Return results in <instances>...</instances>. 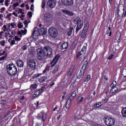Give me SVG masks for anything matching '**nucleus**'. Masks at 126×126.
I'll list each match as a JSON object with an SVG mask.
<instances>
[{
	"label": "nucleus",
	"mask_w": 126,
	"mask_h": 126,
	"mask_svg": "<svg viewBox=\"0 0 126 126\" xmlns=\"http://www.w3.org/2000/svg\"><path fill=\"white\" fill-rule=\"evenodd\" d=\"M38 36H39V31L38 30V28H34L31 37L32 39L36 40V37H38Z\"/></svg>",
	"instance_id": "9b49d317"
},
{
	"label": "nucleus",
	"mask_w": 126,
	"mask_h": 126,
	"mask_svg": "<svg viewBox=\"0 0 126 126\" xmlns=\"http://www.w3.org/2000/svg\"><path fill=\"white\" fill-rule=\"evenodd\" d=\"M79 114H76L75 115H74V119L75 120V121H78V119H79Z\"/></svg>",
	"instance_id": "7c9ffc66"
},
{
	"label": "nucleus",
	"mask_w": 126,
	"mask_h": 126,
	"mask_svg": "<svg viewBox=\"0 0 126 126\" xmlns=\"http://www.w3.org/2000/svg\"><path fill=\"white\" fill-rule=\"evenodd\" d=\"M14 39L15 41H21V38L17 37V36H15Z\"/></svg>",
	"instance_id": "3c124183"
},
{
	"label": "nucleus",
	"mask_w": 126,
	"mask_h": 126,
	"mask_svg": "<svg viewBox=\"0 0 126 126\" xmlns=\"http://www.w3.org/2000/svg\"><path fill=\"white\" fill-rule=\"evenodd\" d=\"M46 6V1L45 0H43L41 3V7L42 8H45Z\"/></svg>",
	"instance_id": "c9c22d12"
},
{
	"label": "nucleus",
	"mask_w": 126,
	"mask_h": 126,
	"mask_svg": "<svg viewBox=\"0 0 126 126\" xmlns=\"http://www.w3.org/2000/svg\"><path fill=\"white\" fill-rule=\"evenodd\" d=\"M3 10H5V8L2 7L0 9L1 13H3Z\"/></svg>",
	"instance_id": "680f3d73"
},
{
	"label": "nucleus",
	"mask_w": 126,
	"mask_h": 126,
	"mask_svg": "<svg viewBox=\"0 0 126 126\" xmlns=\"http://www.w3.org/2000/svg\"><path fill=\"white\" fill-rule=\"evenodd\" d=\"M23 49L25 51L26 50H27V45H24L23 46Z\"/></svg>",
	"instance_id": "69168bd1"
},
{
	"label": "nucleus",
	"mask_w": 126,
	"mask_h": 126,
	"mask_svg": "<svg viewBox=\"0 0 126 126\" xmlns=\"http://www.w3.org/2000/svg\"><path fill=\"white\" fill-rule=\"evenodd\" d=\"M102 105V104L100 102L96 103L95 105H94V107L95 108H99V107H100L101 105Z\"/></svg>",
	"instance_id": "79ce46f5"
},
{
	"label": "nucleus",
	"mask_w": 126,
	"mask_h": 126,
	"mask_svg": "<svg viewBox=\"0 0 126 126\" xmlns=\"http://www.w3.org/2000/svg\"><path fill=\"white\" fill-rule=\"evenodd\" d=\"M3 28H4V29L3 30V32H5L6 31H8V29H7V28H6V25H4L3 26Z\"/></svg>",
	"instance_id": "ea45409f"
},
{
	"label": "nucleus",
	"mask_w": 126,
	"mask_h": 126,
	"mask_svg": "<svg viewBox=\"0 0 126 126\" xmlns=\"http://www.w3.org/2000/svg\"><path fill=\"white\" fill-rule=\"evenodd\" d=\"M51 17H52V15L50 13H46L44 14V20L46 22H50L51 20Z\"/></svg>",
	"instance_id": "2eb2a0df"
},
{
	"label": "nucleus",
	"mask_w": 126,
	"mask_h": 126,
	"mask_svg": "<svg viewBox=\"0 0 126 126\" xmlns=\"http://www.w3.org/2000/svg\"><path fill=\"white\" fill-rule=\"evenodd\" d=\"M34 7V4H32L30 7V10L33 11L34 10V9L33 8Z\"/></svg>",
	"instance_id": "13d9d810"
},
{
	"label": "nucleus",
	"mask_w": 126,
	"mask_h": 126,
	"mask_svg": "<svg viewBox=\"0 0 126 126\" xmlns=\"http://www.w3.org/2000/svg\"><path fill=\"white\" fill-rule=\"evenodd\" d=\"M37 53L38 56L37 59L39 61H43L44 60V58L46 56V54L45 53L44 49L41 48H38L37 50Z\"/></svg>",
	"instance_id": "0eeeda50"
},
{
	"label": "nucleus",
	"mask_w": 126,
	"mask_h": 126,
	"mask_svg": "<svg viewBox=\"0 0 126 126\" xmlns=\"http://www.w3.org/2000/svg\"><path fill=\"white\" fill-rule=\"evenodd\" d=\"M73 22L74 24H77V27H76V34H78L79 32V30H81L82 28L83 27V22L81 20V19L79 17L75 18Z\"/></svg>",
	"instance_id": "f03ea898"
},
{
	"label": "nucleus",
	"mask_w": 126,
	"mask_h": 126,
	"mask_svg": "<svg viewBox=\"0 0 126 126\" xmlns=\"http://www.w3.org/2000/svg\"><path fill=\"white\" fill-rule=\"evenodd\" d=\"M49 34L52 38H57L58 37V30L55 29V28H50L49 30Z\"/></svg>",
	"instance_id": "1a4fd4ad"
},
{
	"label": "nucleus",
	"mask_w": 126,
	"mask_h": 126,
	"mask_svg": "<svg viewBox=\"0 0 126 126\" xmlns=\"http://www.w3.org/2000/svg\"><path fill=\"white\" fill-rule=\"evenodd\" d=\"M39 82L40 83H43V84H45V79H39Z\"/></svg>",
	"instance_id": "5fc2aeb1"
},
{
	"label": "nucleus",
	"mask_w": 126,
	"mask_h": 126,
	"mask_svg": "<svg viewBox=\"0 0 126 126\" xmlns=\"http://www.w3.org/2000/svg\"><path fill=\"white\" fill-rule=\"evenodd\" d=\"M10 45H11L12 46L13 45H15V40H11Z\"/></svg>",
	"instance_id": "bf43d9fd"
},
{
	"label": "nucleus",
	"mask_w": 126,
	"mask_h": 126,
	"mask_svg": "<svg viewBox=\"0 0 126 126\" xmlns=\"http://www.w3.org/2000/svg\"><path fill=\"white\" fill-rule=\"evenodd\" d=\"M116 85H117V81H113L110 86L111 87H115Z\"/></svg>",
	"instance_id": "f704fd0d"
},
{
	"label": "nucleus",
	"mask_w": 126,
	"mask_h": 126,
	"mask_svg": "<svg viewBox=\"0 0 126 126\" xmlns=\"http://www.w3.org/2000/svg\"><path fill=\"white\" fill-rule=\"evenodd\" d=\"M11 15H12V14H11V13H9V14H8L7 15V19H8L9 20H11Z\"/></svg>",
	"instance_id": "4c0bfd02"
},
{
	"label": "nucleus",
	"mask_w": 126,
	"mask_h": 126,
	"mask_svg": "<svg viewBox=\"0 0 126 126\" xmlns=\"http://www.w3.org/2000/svg\"><path fill=\"white\" fill-rule=\"evenodd\" d=\"M6 58H7V54H6L5 56L0 58V62H1V61H4Z\"/></svg>",
	"instance_id": "473e14b6"
},
{
	"label": "nucleus",
	"mask_w": 126,
	"mask_h": 126,
	"mask_svg": "<svg viewBox=\"0 0 126 126\" xmlns=\"http://www.w3.org/2000/svg\"><path fill=\"white\" fill-rule=\"evenodd\" d=\"M37 84H34L32 85H31L30 88L31 89V90H33V89H36L37 88Z\"/></svg>",
	"instance_id": "bb28decb"
},
{
	"label": "nucleus",
	"mask_w": 126,
	"mask_h": 126,
	"mask_svg": "<svg viewBox=\"0 0 126 126\" xmlns=\"http://www.w3.org/2000/svg\"><path fill=\"white\" fill-rule=\"evenodd\" d=\"M61 58V56L60 55L57 54L55 56L53 60H52L51 62V64H52V66H54V65H55V64H57V63H58L59 59Z\"/></svg>",
	"instance_id": "f8f14e48"
},
{
	"label": "nucleus",
	"mask_w": 126,
	"mask_h": 126,
	"mask_svg": "<svg viewBox=\"0 0 126 126\" xmlns=\"http://www.w3.org/2000/svg\"><path fill=\"white\" fill-rule=\"evenodd\" d=\"M19 5V2L15 3L13 4V6L14 8H15V7H17Z\"/></svg>",
	"instance_id": "de8ad7c7"
},
{
	"label": "nucleus",
	"mask_w": 126,
	"mask_h": 126,
	"mask_svg": "<svg viewBox=\"0 0 126 126\" xmlns=\"http://www.w3.org/2000/svg\"><path fill=\"white\" fill-rule=\"evenodd\" d=\"M116 40H117L118 44H120L121 43V33H120V35L119 37L118 38H116Z\"/></svg>",
	"instance_id": "a18cd8bd"
},
{
	"label": "nucleus",
	"mask_w": 126,
	"mask_h": 126,
	"mask_svg": "<svg viewBox=\"0 0 126 126\" xmlns=\"http://www.w3.org/2000/svg\"><path fill=\"white\" fill-rule=\"evenodd\" d=\"M40 91H37L36 92H35L34 94L32 95V97H36V96H38V95L40 94Z\"/></svg>",
	"instance_id": "2f4dec72"
},
{
	"label": "nucleus",
	"mask_w": 126,
	"mask_h": 126,
	"mask_svg": "<svg viewBox=\"0 0 126 126\" xmlns=\"http://www.w3.org/2000/svg\"><path fill=\"white\" fill-rule=\"evenodd\" d=\"M122 114L123 117H124V118H126V107L122 109Z\"/></svg>",
	"instance_id": "5701e85b"
},
{
	"label": "nucleus",
	"mask_w": 126,
	"mask_h": 126,
	"mask_svg": "<svg viewBox=\"0 0 126 126\" xmlns=\"http://www.w3.org/2000/svg\"><path fill=\"white\" fill-rule=\"evenodd\" d=\"M90 78H91V76H90V75H88L86 79H90Z\"/></svg>",
	"instance_id": "338daca9"
},
{
	"label": "nucleus",
	"mask_w": 126,
	"mask_h": 126,
	"mask_svg": "<svg viewBox=\"0 0 126 126\" xmlns=\"http://www.w3.org/2000/svg\"><path fill=\"white\" fill-rule=\"evenodd\" d=\"M0 45H1L2 47H4V46H5V40L0 41Z\"/></svg>",
	"instance_id": "e433bc0d"
},
{
	"label": "nucleus",
	"mask_w": 126,
	"mask_h": 126,
	"mask_svg": "<svg viewBox=\"0 0 126 126\" xmlns=\"http://www.w3.org/2000/svg\"><path fill=\"white\" fill-rule=\"evenodd\" d=\"M10 25L12 28H14V27H16V24H15V23H11Z\"/></svg>",
	"instance_id": "09e8293b"
},
{
	"label": "nucleus",
	"mask_w": 126,
	"mask_h": 126,
	"mask_svg": "<svg viewBox=\"0 0 126 126\" xmlns=\"http://www.w3.org/2000/svg\"><path fill=\"white\" fill-rule=\"evenodd\" d=\"M112 89L111 90V92L112 93H115V92H117V91L118 90V88L116 87H111Z\"/></svg>",
	"instance_id": "cd10ccee"
},
{
	"label": "nucleus",
	"mask_w": 126,
	"mask_h": 126,
	"mask_svg": "<svg viewBox=\"0 0 126 126\" xmlns=\"http://www.w3.org/2000/svg\"><path fill=\"white\" fill-rule=\"evenodd\" d=\"M18 27L19 29H21L22 28H23V25H22V23H19L18 24Z\"/></svg>",
	"instance_id": "a19ab883"
},
{
	"label": "nucleus",
	"mask_w": 126,
	"mask_h": 126,
	"mask_svg": "<svg viewBox=\"0 0 126 126\" xmlns=\"http://www.w3.org/2000/svg\"><path fill=\"white\" fill-rule=\"evenodd\" d=\"M50 70V66H47L45 68V69L43 71V73H46L47 71H49Z\"/></svg>",
	"instance_id": "c756f323"
},
{
	"label": "nucleus",
	"mask_w": 126,
	"mask_h": 126,
	"mask_svg": "<svg viewBox=\"0 0 126 126\" xmlns=\"http://www.w3.org/2000/svg\"><path fill=\"white\" fill-rule=\"evenodd\" d=\"M83 98L84 97L82 96H79L77 98V104H80L82 103V101H83Z\"/></svg>",
	"instance_id": "4be33fe9"
},
{
	"label": "nucleus",
	"mask_w": 126,
	"mask_h": 126,
	"mask_svg": "<svg viewBox=\"0 0 126 126\" xmlns=\"http://www.w3.org/2000/svg\"><path fill=\"white\" fill-rule=\"evenodd\" d=\"M24 25H25V26H27L28 25V20H25L24 21Z\"/></svg>",
	"instance_id": "4d7b16f0"
},
{
	"label": "nucleus",
	"mask_w": 126,
	"mask_h": 126,
	"mask_svg": "<svg viewBox=\"0 0 126 126\" xmlns=\"http://www.w3.org/2000/svg\"><path fill=\"white\" fill-rule=\"evenodd\" d=\"M47 5L50 8H54L55 7V0H49L47 2Z\"/></svg>",
	"instance_id": "dca6fc26"
},
{
	"label": "nucleus",
	"mask_w": 126,
	"mask_h": 126,
	"mask_svg": "<svg viewBox=\"0 0 126 126\" xmlns=\"http://www.w3.org/2000/svg\"><path fill=\"white\" fill-rule=\"evenodd\" d=\"M81 56H82V53H81V51H78L76 55V60H78V59H79V60H81V58H80Z\"/></svg>",
	"instance_id": "b1692460"
},
{
	"label": "nucleus",
	"mask_w": 126,
	"mask_h": 126,
	"mask_svg": "<svg viewBox=\"0 0 126 126\" xmlns=\"http://www.w3.org/2000/svg\"><path fill=\"white\" fill-rule=\"evenodd\" d=\"M8 2H9V0H5V5L6 6H8V5H9V4H8Z\"/></svg>",
	"instance_id": "603ef678"
},
{
	"label": "nucleus",
	"mask_w": 126,
	"mask_h": 126,
	"mask_svg": "<svg viewBox=\"0 0 126 126\" xmlns=\"http://www.w3.org/2000/svg\"><path fill=\"white\" fill-rule=\"evenodd\" d=\"M62 1L64 5H67V6L73 5V0H62Z\"/></svg>",
	"instance_id": "4468645a"
},
{
	"label": "nucleus",
	"mask_w": 126,
	"mask_h": 126,
	"mask_svg": "<svg viewBox=\"0 0 126 126\" xmlns=\"http://www.w3.org/2000/svg\"><path fill=\"white\" fill-rule=\"evenodd\" d=\"M75 97H76V92L74 91L72 93L66 101L65 108L67 110H68L69 108H70L71 102L75 99Z\"/></svg>",
	"instance_id": "20e7f679"
},
{
	"label": "nucleus",
	"mask_w": 126,
	"mask_h": 126,
	"mask_svg": "<svg viewBox=\"0 0 126 126\" xmlns=\"http://www.w3.org/2000/svg\"><path fill=\"white\" fill-rule=\"evenodd\" d=\"M4 55H5V51H3L2 53H0V57H1V56H3Z\"/></svg>",
	"instance_id": "e2e57ef3"
},
{
	"label": "nucleus",
	"mask_w": 126,
	"mask_h": 126,
	"mask_svg": "<svg viewBox=\"0 0 126 126\" xmlns=\"http://www.w3.org/2000/svg\"><path fill=\"white\" fill-rule=\"evenodd\" d=\"M76 46L74 45H71L70 47V50H71V52H73L75 49Z\"/></svg>",
	"instance_id": "72a5a7b5"
},
{
	"label": "nucleus",
	"mask_w": 126,
	"mask_h": 126,
	"mask_svg": "<svg viewBox=\"0 0 126 126\" xmlns=\"http://www.w3.org/2000/svg\"><path fill=\"white\" fill-rule=\"evenodd\" d=\"M27 63L30 69H32V70H35V69H36V65H37V63L34 59L32 58L29 59L27 61Z\"/></svg>",
	"instance_id": "39448f33"
},
{
	"label": "nucleus",
	"mask_w": 126,
	"mask_h": 126,
	"mask_svg": "<svg viewBox=\"0 0 126 126\" xmlns=\"http://www.w3.org/2000/svg\"><path fill=\"white\" fill-rule=\"evenodd\" d=\"M74 72V67H71L69 70V72H71V73H73Z\"/></svg>",
	"instance_id": "37998d69"
},
{
	"label": "nucleus",
	"mask_w": 126,
	"mask_h": 126,
	"mask_svg": "<svg viewBox=\"0 0 126 126\" xmlns=\"http://www.w3.org/2000/svg\"><path fill=\"white\" fill-rule=\"evenodd\" d=\"M87 51V43L86 44V46H83L82 47L81 52L83 53V54H86V52Z\"/></svg>",
	"instance_id": "aec40b11"
},
{
	"label": "nucleus",
	"mask_w": 126,
	"mask_h": 126,
	"mask_svg": "<svg viewBox=\"0 0 126 126\" xmlns=\"http://www.w3.org/2000/svg\"><path fill=\"white\" fill-rule=\"evenodd\" d=\"M73 73L70 72L69 71H68V74H67V77H70V76H71L72 75Z\"/></svg>",
	"instance_id": "052dcab7"
},
{
	"label": "nucleus",
	"mask_w": 126,
	"mask_h": 126,
	"mask_svg": "<svg viewBox=\"0 0 126 126\" xmlns=\"http://www.w3.org/2000/svg\"><path fill=\"white\" fill-rule=\"evenodd\" d=\"M46 114H45L44 112H42L38 115L37 118L38 119H41L43 122H45L46 120Z\"/></svg>",
	"instance_id": "f3484780"
},
{
	"label": "nucleus",
	"mask_w": 126,
	"mask_h": 126,
	"mask_svg": "<svg viewBox=\"0 0 126 126\" xmlns=\"http://www.w3.org/2000/svg\"><path fill=\"white\" fill-rule=\"evenodd\" d=\"M42 74H43V73L34 74L32 76V79H35L36 78H38V77H39V76H41Z\"/></svg>",
	"instance_id": "393cba45"
},
{
	"label": "nucleus",
	"mask_w": 126,
	"mask_h": 126,
	"mask_svg": "<svg viewBox=\"0 0 126 126\" xmlns=\"http://www.w3.org/2000/svg\"><path fill=\"white\" fill-rule=\"evenodd\" d=\"M62 12L66 13L67 15H70V16H73V13L70 11L67 10H63Z\"/></svg>",
	"instance_id": "6ab92c4d"
},
{
	"label": "nucleus",
	"mask_w": 126,
	"mask_h": 126,
	"mask_svg": "<svg viewBox=\"0 0 126 126\" xmlns=\"http://www.w3.org/2000/svg\"><path fill=\"white\" fill-rule=\"evenodd\" d=\"M18 35H22V31H19L18 32Z\"/></svg>",
	"instance_id": "774afa93"
},
{
	"label": "nucleus",
	"mask_w": 126,
	"mask_h": 126,
	"mask_svg": "<svg viewBox=\"0 0 126 126\" xmlns=\"http://www.w3.org/2000/svg\"><path fill=\"white\" fill-rule=\"evenodd\" d=\"M69 45V43L68 42H64L63 43L60 47V50H66L67 48H68V45Z\"/></svg>",
	"instance_id": "ddd939ff"
},
{
	"label": "nucleus",
	"mask_w": 126,
	"mask_h": 126,
	"mask_svg": "<svg viewBox=\"0 0 126 126\" xmlns=\"http://www.w3.org/2000/svg\"><path fill=\"white\" fill-rule=\"evenodd\" d=\"M28 15L29 16V17H31L32 15V12L30 11L28 13Z\"/></svg>",
	"instance_id": "6e6d98bb"
},
{
	"label": "nucleus",
	"mask_w": 126,
	"mask_h": 126,
	"mask_svg": "<svg viewBox=\"0 0 126 126\" xmlns=\"http://www.w3.org/2000/svg\"><path fill=\"white\" fill-rule=\"evenodd\" d=\"M3 34H4V32L3 31L0 32V39H2V36Z\"/></svg>",
	"instance_id": "8fccbe9b"
},
{
	"label": "nucleus",
	"mask_w": 126,
	"mask_h": 126,
	"mask_svg": "<svg viewBox=\"0 0 126 126\" xmlns=\"http://www.w3.org/2000/svg\"><path fill=\"white\" fill-rule=\"evenodd\" d=\"M59 68H60V65H56L52 72L53 74H55V73H57V72H58V71L59 70Z\"/></svg>",
	"instance_id": "412c9836"
},
{
	"label": "nucleus",
	"mask_w": 126,
	"mask_h": 126,
	"mask_svg": "<svg viewBox=\"0 0 126 126\" xmlns=\"http://www.w3.org/2000/svg\"><path fill=\"white\" fill-rule=\"evenodd\" d=\"M113 57L114 55L111 54L109 57H108L107 60H109L110 61L111 60L113 59Z\"/></svg>",
	"instance_id": "864d4df0"
},
{
	"label": "nucleus",
	"mask_w": 126,
	"mask_h": 126,
	"mask_svg": "<svg viewBox=\"0 0 126 126\" xmlns=\"http://www.w3.org/2000/svg\"><path fill=\"white\" fill-rule=\"evenodd\" d=\"M22 34H24V35H26L27 34V30L25 29L24 30H22Z\"/></svg>",
	"instance_id": "49530a36"
},
{
	"label": "nucleus",
	"mask_w": 126,
	"mask_h": 126,
	"mask_svg": "<svg viewBox=\"0 0 126 126\" xmlns=\"http://www.w3.org/2000/svg\"><path fill=\"white\" fill-rule=\"evenodd\" d=\"M24 64L23 63V62L22 60L19 59L17 61V65L19 67H23V65Z\"/></svg>",
	"instance_id": "a211bd4d"
},
{
	"label": "nucleus",
	"mask_w": 126,
	"mask_h": 126,
	"mask_svg": "<svg viewBox=\"0 0 126 126\" xmlns=\"http://www.w3.org/2000/svg\"><path fill=\"white\" fill-rule=\"evenodd\" d=\"M122 74L124 77H126V69L124 68L122 69Z\"/></svg>",
	"instance_id": "c85d7f7f"
},
{
	"label": "nucleus",
	"mask_w": 126,
	"mask_h": 126,
	"mask_svg": "<svg viewBox=\"0 0 126 126\" xmlns=\"http://www.w3.org/2000/svg\"><path fill=\"white\" fill-rule=\"evenodd\" d=\"M89 30V23L87 22L86 24H85L84 28L82 31V32L80 35L81 38L82 39H84L85 37H86L87 35V32H88V31Z\"/></svg>",
	"instance_id": "423d86ee"
},
{
	"label": "nucleus",
	"mask_w": 126,
	"mask_h": 126,
	"mask_svg": "<svg viewBox=\"0 0 126 126\" xmlns=\"http://www.w3.org/2000/svg\"><path fill=\"white\" fill-rule=\"evenodd\" d=\"M6 69L8 74L12 76L16 75L17 74V68L15 66V65L12 63L8 64L6 67Z\"/></svg>",
	"instance_id": "f257e3e1"
},
{
	"label": "nucleus",
	"mask_w": 126,
	"mask_h": 126,
	"mask_svg": "<svg viewBox=\"0 0 126 126\" xmlns=\"http://www.w3.org/2000/svg\"><path fill=\"white\" fill-rule=\"evenodd\" d=\"M87 65H88V61L86 60L83 64L78 75H76L75 74V76H76L78 79H80L81 77H83V76H84V73H85V71H86V68L87 67Z\"/></svg>",
	"instance_id": "7ed1b4c3"
},
{
	"label": "nucleus",
	"mask_w": 126,
	"mask_h": 126,
	"mask_svg": "<svg viewBox=\"0 0 126 126\" xmlns=\"http://www.w3.org/2000/svg\"><path fill=\"white\" fill-rule=\"evenodd\" d=\"M72 31H73V27H72L69 29V31L67 32L68 36H70V35H71Z\"/></svg>",
	"instance_id": "a878e982"
},
{
	"label": "nucleus",
	"mask_w": 126,
	"mask_h": 126,
	"mask_svg": "<svg viewBox=\"0 0 126 126\" xmlns=\"http://www.w3.org/2000/svg\"><path fill=\"white\" fill-rule=\"evenodd\" d=\"M104 122L106 126H112L115 125V119L112 118H109L108 117H104L103 119Z\"/></svg>",
	"instance_id": "6e6552de"
},
{
	"label": "nucleus",
	"mask_w": 126,
	"mask_h": 126,
	"mask_svg": "<svg viewBox=\"0 0 126 126\" xmlns=\"http://www.w3.org/2000/svg\"><path fill=\"white\" fill-rule=\"evenodd\" d=\"M43 51H44L46 57H50L53 54V49L50 46H46L43 48Z\"/></svg>",
	"instance_id": "9d476101"
},
{
	"label": "nucleus",
	"mask_w": 126,
	"mask_h": 126,
	"mask_svg": "<svg viewBox=\"0 0 126 126\" xmlns=\"http://www.w3.org/2000/svg\"><path fill=\"white\" fill-rule=\"evenodd\" d=\"M123 14H124V17H126V11H125V8L123 9Z\"/></svg>",
	"instance_id": "0e129e2a"
},
{
	"label": "nucleus",
	"mask_w": 126,
	"mask_h": 126,
	"mask_svg": "<svg viewBox=\"0 0 126 126\" xmlns=\"http://www.w3.org/2000/svg\"><path fill=\"white\" fill-rule=\"evenodd\" d=\"M24 10L22 9H20L19 12H18V14L21 13V14H24Z\"/></svg>",
	"instance_id": "c03bdc74"
},
{
	"label": "nucleus",
	"mask_w": 126,
	"mask_h": 126,
	"mask_svg": "<svg viewBox=\"0 0 126 126\" xmlns=\"http://www.w3.org/2000/svg\"><path fill=\"white\" fill-rule=\"evenodd\" d=\"M45 89H46V87L43 86L38 91H39L40 93H43L45 91Z\"/></svg>",
	"instance_id": "58836bf2"
}]
</instances>
